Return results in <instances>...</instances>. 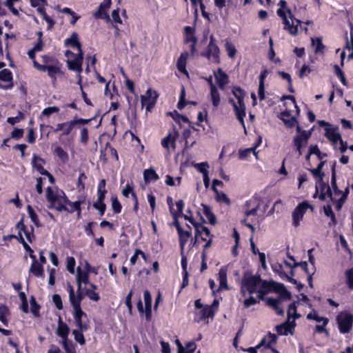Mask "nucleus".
<instances>
[{
  "label": "nucleus",
  "mask_w": 353,
  "mask_h": 353,
  "mask_svg": "<svg viewBox=\"0 0 353 353\" xmlns=\"http://www.w3.org/2000/svg\"><path fill=\"white\" fill-rule=\"evenodd\" d=\"M278 5L280 8L277 10L276 14L277 15L282 19L283 23L284 24V30H287L290 34L293 36H296L298 34L299 29L294 26L293 24H290V22L287 17V13L288 14L289 18L291 21H293V14L292 10L288 8V3L285 0H280Z\"/></svg>",
  "instance_id": "obj_1"
},
{
  "label": "nucleus",
  "mask_w": 353,
  "mask_h": 353,
  "mask_svg": "<svg viewBox=\"0 0 353 353\" xmlns=\"http://www.w3.org/2000/svg\"><path fill=\"white\" fill-rule=\"evenodd\" d=\"M260 275H252L250 274H245L241 280V292L245 294V290L248 291L250 294H253L257 292L258 288L261 285L263 288V281Z\"/></svg>",
  "instance_id": "obj_2"
},
{
  "label": "nucleus",
  "mask_w": 353,
  "mask_h": 353,
  "mask_svg": "<svg viewBox=\"0 0 353 353\" xmlns=\"http://www.w3.org/2000/svg\"><path fill=\"white\" fill-rule=\"evenodd\" d=\"M338 328L341 334L349 333L353 326V314L347 311L339 312L336 317Z\"/></svg>",
  "instance_id": "obj_3"
},
{
  "label": "nucleus",
  "mask_w": 353,
  "mask_h": 353,
  "mask_svg": "<svg viewBox=\"0 0 353 353\" xmlns=\"http://www.w3.org/2000/svg\"><path fill=\"white\" fill-rule=\"evenodd\" d=\"M85 196H79V200L74 202L70 201L68 196L64 198V203H59L56 207L55 210L59 212H67L68 213H73L76 211H81V205L85 202Z\"/></svg>",
  "instance_id": "obj_4"
},
{
  "label": "nucleus",
  "mask_w": 353,
  "mask_h": 353,
  "mask_svg": "<svg viewBox=\"0 0 353 353\" xmlns=\"http://www.w3.org/2000/svg\"><path fill=\"white\" fill-rule=\"evenodd\" d=\"M201 56L207 58L208 60L212 61L216 64L220 63V49L216 44L213 35L210 37V41L206 50L201 53Z\"/></svg>",
  "instance_id": "obj_5"
},
{
  "label": "nucleus",
  "mask_w": 353,
  "mask_h": 353,
  "mask_svg": "<svg viewBox=\"0 0 353 353\" xmlns=\"http://www.w3.org/2000/svg\"><path fill=\"white\" fill-rule=\"evenodd\" d=\"M179 132L175 126H173L171 130H169L167 135L161 139V144L166 150L168 155H170L176 150V140L179 137Z\"/></svg>",
  "instance_id": "obj_6"
},
{
  "label": "nucleus",
  "mask_w": 353,
  "mask_h": 353,
  "mask_svg": "<svg viewBox=\"0 0 353 353\" xmlns=\"http://www.w3.org/2000/svg\"><path fill=\"white\" fill-rule=\"evenodd\" d=\"M263 288H270V290L279 294L280 298L283 300L291 299V293L286 289L285 286L283 283L274 282V281H263Z\"/></svg>",
  "instance_id": "obj_7"
},
{
  "label": "nucleus",
  "mask_w": 353,
  "mask_h": 353,
  "mask_svg": "<svg viewBox=\"0 0 353 353\" xmlns=\"http://www.w3.org/2000/svg\"><path fill=\"white\" fill-rule=\"evenodd\" d=\"M183 218H184V219L188 221L194 226V230H195L194 238V239L191 240V242L189 245L190 248H193L196 244V243L199 241V235L201 234V232L199 230H201L203 232H204L205 236L210 235V229L208 228H207L206 226L202 225L201 223H199L197 221H196L192 216H188V215H184Z\"/></svg>",
  "instance_id": "obj_8"
},
{
  "label": "nucleus",
  "mask_w": 353,
  "mask_h": 353,
  "mask_svg": "<svg viewBox=\"0 0 353 353\" xmlns=\"http://www.w3.org/2000/svg\"><path fill=\"white\" fill-rule=\"evenodd\" d=\"M34 66L39 71L48 72V75L53 82L57 81V76H63L64 74V72L61 70V63L55 65H41L37 61H34Z\"/></svg>",
  "instance_id": "obj_9"
},
{
  "label": "nucleus",
  "mask_w": 353,
  "mask_h": 353,
  "mask_svg": "<svg viewBox=\"0 0 353 353\" xmlns=\"http://www.w3.org/2000/svg\"><path fill=\"white\" fill-rule=\"evenodd\" d=\"M313 210V206L307 201H303L297 205L292 212V225L297 228L303 219L307 209Z\"/></svg>",
  "instance_id": "obj_10"
},
{
  "label": "nucleus",
  "mask_w": 353,
  "mask_h": 353,
  "mask_svg": "<svg viewBox=\"0 0 353 353\" xmlns=\"http://www.w3.org/2000/svg\"><path fill=\"white\" fill-rule=\"evenodd\" d=\"M159 94L155 90L148 89L145 95L141 96V105L145 107L147 112H151L155 106Z\"/></svg>",
  "instance_id": "obj_11"
},
{
  "label": "nucleus",
  "mask_w": 353,
  "mask_h": 353,
  "mask_svg": "<svg viewBox=\"0 0 353 353\" xmlns=\"http://www.w3.org/2000/svg\"><path fill=\"white\" fill-rule=\"evenodd\" d=\"M296 131L299 132L300 134L294 137L293 143L296 150L299 151V154H301L303 145L307 143V140L311 137L312 133L310 131L302 130L299 125H297Z\"/></svg>",
  "instance_id": "obj_12"
},
{
  "label": "nucleus",
  "mask_w": 353,
  "mask_h": 353,
  "mask_svg": "<svg viewBox=\"0 0 353 353\" xmlns=\"http://www.w3.org/2000/svg\"><path fill=\"white\" fill-rule=\"evenodd\" d=\"M296 327V322L294 320L290 321L288 319L284 323L277 325L275 327V330L279 335L287 336L288 334L293 335L294 334V328Z\"/></svg>",
  "instance_id": "obj_13"
},
{
  "label": "nucleus",
  "mask_w": 353,
  "mask_h": 353,
  "mask_svg": "<svg viewBox=\"0 0 353 353\" xmlns=\"http://www.w3.org/2000/svg\"><path fill=\"white\" fill-rule=\"evenodd\" d=\"M77 126V124L74 120L68 121L63 123H58L56 125V128L53 130L54 132H57L59 131H61V134L60 135L61 139L64 136H69L72 134L73 129Z\"/></svg>",
  "instance_id": "obj_14"
},
{
  "label": "nucleus",
  "mask_w": 353,
  "mask_h": 353,
  "mask_svg": "<svg viewBox=\"0 0 353 353\" xmlns=\"http://www.w3.org/2000/svg\"><path fill=\"white\" fill-rule=\"evenodd\" d=\"M261 201L257 197H252L245 202V206L247 208L245 214L246 216H255L261 207Z\"/></svg>",
  "instance_id": "obj_15"
},
{
  "label": "nucleus",
  "mask_w": 353,
  "mask_h": 353,
  "mask_svg": "<svg viewBox=\"0 0 353 353\" xmlns=\"http://www.w3.org/2000/svg\"><path fill=\"white\" fill-rule=\"evenodd\" d=\"M73 316L74 323L78 329L88 330V325L83 322V317L86 318L87 314L81 308L73 307Z\"/></svg>",
  "instance_id": "obj_16"
},
{
  "label": "nucleus",
  "mask_w": 353,
  "mask_h": 353,
  "mask_svg": "<svg viewBox=\"0 0 353 353\" xmlns=\"http://www.w3.org/2000/svg\"><path fill=\"white\" fill-rule=\"evenodd\" d=\"M83 59V52H80L77 53V56L72 60H68L67 65L68 69L72 71H76L78 73H81L83 71L82 63Z\"/></svg>",
  "instance_id": "obj_17"
},
{
  "label": "nucleus",
  "mask_w": 353,
  "mask_h": 353,
  "mask_svg": "<svg viewBox=\"0 0 353 353\" xmlns=\"http://www.w3.org/2000/svg\"><path fill=\"white\" fill-rule=\"evenodd\" d=\"M13 75L9 69H3L0 71V81L8 83L7 85L0 83V88L4 90L11 89L13 87Z\"/></svg>",
  "instance_id": "obj_18"
},
{
  "label": "nucleus",
  "mask_w": 353,
  "mask_h": 353,
  "mask_svg": "<svg viewBox=\"0 0 353 353\" xmlns=\"http://www.w3.org/2000/svg\"><path fill=\"white\" fill-rule=\"evenodd\" d=\"M189 57V53L188 51H184L181 53L178 60L176 61V68L183 74L185 75L187 77H189L188 71L186 69L187 60Z\"/></svg>",
  "instance_id": "obj_19"
},
{
  "label": "nucleus",
  "mask_w": 353,
  "mask_h": 353,
  "mask_svg": "<svg viewBox=\"0 0 353 353\" xmlns=\"http://www.w3.org/2000/svg\"><path fill=\"white\" fill-rule=\"evenodd\" d=\"M188 228V230H184L183 229L180 230L178 228V234H179V246L181 249V253L183 254V250L185 249V245L187 243L189 238L192 236L191 228L190 225H187Z\"/></svg>",
  "instance_id": "obj_20"
},
{
  "label": "nucleus",
  "mask_w": 353,
  "mask_h": 353,
  "mask_svg": "<svg viewBox=\"0 0 353 353\" xmlns=\"http://www.w3.org/2000/svg\"><path fill=\"white\" fill-rule=\"evenodd\" d=\"M32 260V264L29 270L30 273L32 274L35 277L44 279L45 273L43 266L42 264L39 263L37 258Z\"/></svg>",
  "instance_id": "obj_21"
},
{
  "label": "nucleus",
  "mask_w": 353,
  "mask_h": 353,
  "mask_svg": "<svg viewBox=\"0 0 353 353\" xmlns=\"http://www.w3.org/2000/svg\"><path fill=\"white\" fill-rule=\"evenodd\" d=\"M56 333L62 339V341L69 339L68 335L70 333V328L68 325L63 321L62 318L60 316L58 320V327Z\"/></svg>",
  "instance_id": "obj_22"
},
{
  "label": "nucleus",
  "mask_w": 353,
  "mask_h": 353,
  "mask_svg": "<svg viewBox=\"0 0 353 353\" xmlns=\"http://www.w3.org/2000/svg\"><path fill=\"white\" fill-rule=\"evenodd\" d=\"M64 44L65 46H70L74 49L76 48L78 50V53L83 52L81 43L79 40V35L75 32H72L70 38H67L64 41Z\"/></svg>",
  "instance_id": "obj_23"
},
{
  "label": "nucleus",
  "mask_w": 353,
  "mask_h": 353,
  "mask_svg": "<svg viewBox=\"0 0 353 353\" xmlns=\"http://www.w3.org/2000/svg\"><path fill=\"white\" fill-rule=\"evenodd\" d=\"M214 77L219 88L223 90L229 81L228 75L223 72L221 68H218L217 72H214Z\"/></svg>",
  "instance_id": "obj_24"
},
{
  "label": "nucleus",
  "mask_w": 353,
  "mask_h": 353,
  "mask_svg": "<svg viewBox=\"0 0 353 353\" xmlns=\"http://www.w3.org/2000/svg\"><path fill=\"white\" fill-rule=\"evenodd\" d=\"M214 316L213 311L208 307V305H205L199 312H196V316L194 317V321L199 323L209 317L213 318Z\"/></svg>",
  "instance_id": "obj_25"
},
{
  "label": "nucleus",
  "mask_w": 353,
  "mask_h": 353,
  "mask_svg": "<svg viewBox=\"0 0 353 353\" xmlns=\"http://www.w3.org/2000/svg\"><path fill=\"white\" fill-rule=\"evenodd\" d=\"M228 267L226 265L222 266L219 271L218 281L219 282V290H229L227 281Z\"/></svg>",
  "instance_id": "obj_26"
},
{
  "label": "nucleus",
  "mask_w": 353,
  "mask_h": 353,
  "mask_svg": "<svg viewBox=\"0 0 353 353\" xmlns=\"http://www.w3.org/2000/svg\"><path fill=\"white\" fill-rule=\"evenodd\" d=\"M338 128V127L332 128V126L325 128V136L334 144L337 143L342 139L341 134L336 132Z\"/></svg>",
  "instance_id": "obj_27"
},
{
  "label": "nucleus",
  "mask_w": 353,
  "mask_h": 353,
  "mask_svg": "<svg viewBox=\"0 0 353 353\" xmlns=\"http://www.w3.org/2000/svg\"><path fill=\"white\" fill-rule=\"evenodd\" d=\"M281 119L288 128H293L298 123L294 116H291L290 110H285L281 113Z\"/></svg>",
  "instance_id": "obj_28"
},
{
  "label": "nucleus",
  "mask_w": 353,
  "mask_h": 353,
  "mask_svg": "<svg viewBox=\"0 0 353 353\" xmlns=\"http://www.w3.org/2000/svg\"><path fill=\"white\" fill-rule=\"evenodd\" d=\"M76 281L77 287H82V283H90L89 273L87 271L81 270V267H78L77 270Z\"/></svg>",
  "instance_id": "obj_29"
},
{
  "label": "nucleus",
  "mask_w": 353,
  "mask_h": 353,
  "mask_svg": "<svg viewBox=\"0 0 353 353\" xmlns=\"http://www.w3.org/2000/svg\"><path fill=\"white\" fill-rule=\"evenodd\" d=\"M45 163L46 161L43 159L37 156L36 154L33 155L32 160V167L41 175H45L48 173V170H46L42 165V163Z\"/></svg>",
  "instance_id": "obj_30"
},
{
  "label": "nucleus",
  "mask_w": 353,
  "mask_h": 353,
  "mask_svg": "<svg viewBox=\"0 0 353 353\" xmlns=\"http://www.w3.org/2000/svg\"><path fill=\"white\" fill-rule=\"evenodd\" d=\"M85 293L83 292L82 287H77V294H74L73 299H71L70 302L72 306V307H79L81 308V302L84 299Z\"/></svg>",
  "instance_id": "obj_31"
},
{
  "label": "nucleus",
  "mask_w": 353,
  "mask_h": 353,
  "mask_svg": "<svg viewBox=\"0 0 353 353\" xmlns=\"http://www.w3.org/2000/svg\"><path fill=\"white\" fill-rule=\"evenodd\" d=\"M46 199L50 203V208H54L57 205V202L59 201V196L54 193L52 188L49 186L46 188Z\"/></svg>",
  "instance_id": "obj_32"
},
{
  "label": "nucleus",
  "mask_w": 353,
  "mask_h": 353,
  "mask_svg": "<svg viewBox=\"0 0 353 353\" xmlns=\"http://www.w3.org/2000/svg\"><path fill=\"white\" fill-rule=\"evenodd\" d=\"M232 93L237 99V103L239 105H245L244 98L245 97V92L239 86H234L232 90Z\"/></svg>",
  "instance_id": "obj_33"
},
{
  "label": "nucleus",
  "mask_w": 353,
  "mask_h": 353,
  "mask_svg": "<svg viewBox=\"0 0 353 353\" xmlns=\"http://www.w3.org/2000/svg\"><path fill=\"white\" fill-rule=\"evenodd\" d=\"M267 304L270 306L278 315L283 316L284 314V310L280 306L279 299L268 298L267 299Z\"/></svg>",
  "instance_id": "obj_34"
},
{
  "label": "nucleus",
  "mask_w": 353,
  "mask_h": 353,
  "mask_svg": "<svg viewBox=\"0 0 353 353\" xmlns=\"http://www.w3.org/2000/svg\"><path fill=\"white\" fill-rule=\"evenodd\" d=\"M194 28L190 26H185L184 28V33H185V43H197V38L194 35Z\"/></svg>",
  "instance_id": "obj_35"
},
{
  "label": "nucleus",
  "mask_w": 353,
  "mask_h": 353,
  "mask_svg": "<svg viewBox=\"0 0 353 353\" xmlns=\"http://www.w3.org/2000/svg\"><path fill=\"white\" fill-rule=\"evenodd\" d=\"M143 179L146 183H150L151 181H157L159 179L158 174L156 171L150 168L149 169H145L143 171Z\"/></svg>",
  "instance_id": "obj_36"
},
{
  "label": "nucleus",
  "mask_w": 353,
  "mask_h": 353,
  "mask_svg": "<svg viewBox=\"0 0 353 353\" xmlns=\"http://www.w3.org/2000/svg\"><path fill=\"white\" fill-rule=\"evenodd\" d=\"M257 147H259V144H254V145L252 148L240 150L239 152V159H246L250 155L251 153H253V154L257 158L258 153L256 152V148Z\"/></svg>",
  "instance_id": "obj_37"
},
{
  "label": "nucleus",
  "mask_w": 353,
  "mask_h": 353,
  "mask_svg": "<svg viewBox=\"0 0 353 353\" xmlns=\"http://www.w3.org/2000/svg\"><path fill=\"white\" fill-rule=\"evenodd\" d=\"M210 98L214 107L216 108L220 105V94L217 88L214 85H212V86H210Z\"/></svg>",
  "instance_id": "obj_38"
},
{
  "label": "nucleus",
  "mask_w": 353,
  "mask_h": 353,
  "mask_svg": "<svg viewBox=\"0 0 353 353\" xmlns=\"http://www.w3.org/2000/svg\"><path fill=\"white\" fill-rule=\"evenodd\" d=\"M203 208V214L208 220L209 223L214 225L216 223V218L214 214L212 212L211 208L208 205L202 204Z\"/></svg>",
  "instance_id": "obj_39"
},
{
  "label": "nucleus",
  "mask_w": 353,
  "mask_h": 353,
  "mask_svg": "<svg viewBox=\"0 0 353 353\" xmlns=\"http://www.w3.org/2000/svg\"><path fill=\"white\" fill-rule=\"evenodd\" d=\"M325 215L330 218V222L329 223L330 227H334L337 224L336 218L335 214L332 211V207L330 205H325L324 208Z\"/></svg>",
  "instance_id": "obj_40"
},
{
  "label": "nucleus",
  "mask_w": 353,
  "mask_h": 353,
  "mask_svg": "<svg viewBox=\"0 0 353 353\" xmlns=\"http://www.w3.org/2000/svg\"><path fill=\"white\" fill-rule=\"evenodd\" d=\"M53 152L63 163L68 161L69 155L61 146H56Z\"/></svg>",
  "instance_id": "obj_41"
},
{
  "label": "nucleus",
  "mask_w": 353,
  "mask_h": 353,
  "mask_svg": "<svg viewBox=\"0 0 353 353\" xmlns=\"http://www.w3.org/2000/svg\"><path fill=\"white\" fill-rule=\"evenodd\" d=\"M110 200L113 212L117 214L121 213L122 211V205L117 196L115 194L112 195Z\"/></svg>",
  "instance_id": "obj_42"
},
{
  "label": "nucleus",
  "mask_w": 353,
  "mask_h": 353,
  "mask_svg": "<svg viewBox=\"0 0 353 353\" xmlns=\"http://www.w3.org/2000/svg\"><path fill=\"white\" fill-rule=\"evenodd\" d=\"M87 330H88L83 329H77L72 330V334L74 335V340L81 345L85 343V339L83 333Z\"/></svg>",
  "instance_id": "obj_43"
},
{
  "label": "nucleus",
  "mask_w": 353,
  "mask_h": 353,
  "mask_svg": "<svg viewBox=\"0 0 353 353\" xmlns=\"http://www.w3.org/2000/svg\"><path fill=\"white\" fill-rule=\"evenodd\" d=\"M61 344L65 353H77L76 345L72 340L62 341Z\"/></svg>",
  "instance_id": "obj_44"
},
{
  "label": "nucleus",
  "mask_w": 353,
  "mask_h": 353,
  "mask_svg": "<svg viewBox=\"0 0 353 353\" xmlns=\"http://www.w3.org/2000/svg\"><path fill=\"white\" fill-rule=\"evenodd\" d=\"M312 44L315 45L314 52L316 54L321 53L323 54V51L325 48V46L322 42V39L321 37H316L315 39H312Z\"/></svg>",
  "instance_id": "obj_45"
},
{
  "label": "nucleus",
  "mask_w": 353,
  "mask_h": 353,
  "mask_svg": "<svg viewBox=\"0 0 353 353\" xmlns=\"http://www.w3.org/2000/svg\"><path fill=\"white\" fill-rule=\"evenodd\" d=\"M296 302L294 301L293 303H291L288 308V319H290V317L293 318V320H296L299 319L301 315L296 312Z\"/></svg>",
  "instance_id": "obj_46"
},
{
  "label": "nucleus",
  "mask_w": 353,
  "mask_h": 353,
  "mask_svg": "<svg viewBox=\"0 0 353 353\" xmlns=\"http://www.w3.org/2000/svg\"><path fill=\"white\" fill-rule=\"evenodd\" d=\"M42 61L43 64H41V65H55L57 64L61 63V62L56 57L48 54L42 56Z\"/></svg>",
  "instance_id": "obj_47"
},
{
  "label": "nucleus",
  "mask_w": 353,
  "mask_h": 353,
  "mask_svg": "<svg viewBox=\"0 0 353 353\" xmlns=\"http://www.w3.org/2000/svg\"><path fill=\"white\" fill-rule=\"evenodd\" d=\"M324 163L325 161H321L316 168L310 170L314 176L319 177V181H322L325 176L324 173L322 172Z\"/></svg>",
  "instance_id": "obj_48"
},
{
  "label": "nucleus",
  "mask_w": 353,
  "mask_h": 353,
  "mask_svg": "<svg viewBox=\"0 0 353 353\" xmlns=\"http://www.w3.org/2000/svg\"><path fill=\"white\" fill-rule=\"evenodd\" d=\"M170 114L172 116V119L179 124H181V122L185 123H188L190 122L189 119L186 116L179 114L176 110L173 112H170Z\"/></svg>",
  "instance_id": "obj_49"
},
{
  "label": "nucleus",
  "mask_w": 353,
  "mask_h": 353,
  "mask_svg": "<svg viewBox=\"0 0 353 353\" xmlns=\"http://www.w3.org/2000/svg\"><path fill=\"white\" fill-rule=\"evenodd\" d=\"M27 210H28V215H29L30 218L31 219L32 221L34 223V224L37 227L41 226L39 217L30 205H28Z\"/></svg>",
  "instance_id": "obj_50"
},
{
  "label": "nucleus",
  "mask_w": 353,
  "mask_h": 353,
  "mask_svg": "<svg viewBox=\"0 0 353 353\" xmlns=\"http://www.w3.org/2000/svg\"><path fill=\"white\" fill-rule=\"evenodd\" d=\"M345 283L350 290H353V268L345 272Z\"/></svg>",
  "instance_id": "obj_51"
},
{
  "label": "nucleus",
  "mask_w": 353,
  "mask_h": 353,
  "mask_svg": "<svg viewBox=\"0 0 353 353\" xmlns=\"http://www.w3.org/2000/svg\"><path fill=\"white\" fill-rule=\"evenodd\" d=\"M318 188L320 189L321 192H327V196L330 197L331 200H332V192L330 187L327 183H325L323 180H318Z\"/></svg>",
  "instance_id": "obj_52"
},
{
  "label": "nucleus",
  "mask_w": 353,
  "mask_h": 353,
  "mask_svg": "<svg viewBox=\"0 0 353 353\" xmlns=\"http://www.w3.org/2000/svg\"><path fill=\"white\" fill-rule=\"evenodd\" d=\"M93 208L98 210L101 216H103L106 210V204L103 201H96L93 203Z\"/></svg>",
  "instance_id": "obj_53"
},
{
  "label": "nucleus",
  "mask_w": 353,
  "mask_h": 353,
  "mask_svg": "<svg viewBox=\"0 0 353 353\" xmlns=\"http://www.w3.org/2000/svg\"><path fill=\"white\" fill-rule=\"evenodd\" d=\"M334 73L339 78L342 84L345 86L347 85V81L345 77V74L343 70L340 68L338 65H334Z\"/></svg>",
  "instance_id": "obj_54"
},
{
  "label": "nucleus",
  "mask_w": 353,
  "mask_h": 353,
  "mask_svg": "<svg viewBox=\"0 0 353 353\" xmlns=\"http://www.w3.org/2000/svg\"><path fill=\"white\" fill-rule=\"evenodd\" d=\"M31 312L35 316H39L40 305L37 303L35 298L32 296L30 299Z\"/></svg>",
  "instance_id": "obj_55"
},
{
  "label": "nucleus",
  "mask_w": 353,
  "mask_h": 353,
  "mask_svg": "<svg viewBox=\"0 0 353 353\" xmlns=\"http://www.w3.org/2000/svg\"><path fill=\"white\" fill-rule=\"evenodd\" d=\"M89 140L88 129L83 127L80 131V142L83 145H86Z\"/></svg>",
  "instance_id": "obj_56"
},
{
  "label": "nucleus",
  "mask_w": 353,
  "mask_h": 353,
  "mask_svg": "<svg viewBox=\"0 0 353 353\" xmlns=\"http://www.w3.org/2000/svg\"><path fill=\"white\" fill-rule=\"evenodd\" d=\"M176 208H177L176 210H174L173 209L172 212H170V213L172 214H176V215H180V216H182V217H183V216L185 215L184 214H183V210L184 205H185L184 201L182 199H180L176 202Z\"/></svg>",
  "instance_id": "obj_57"
},
{
  "label": "nucleus",
  "mask_w": 353,
  "mask_h": 353,
  "mask_svg": "<svg viewBox=\"0 0 353 353\" xmlns=\"http://www.w3.org/2000/svg\"><path fill=\"white\" fill-rule=\"evenodd\" d=\"M214 193L216 194V200L218 202H223L226 204L230 203V199L228 197L227 194H225L224 192H219V190H217V192H214Z\"/></svg>",
  "instance_id": "obj_58"
},
{
  "label": "nucleus",
  "mask_w": 353,
  "mask_h": 353,
  "mask_svg": "<svg viewBox=\"0 0 353 353\" xmlns=\"http://www.w3.org/2000/svg\"><path fill=\"white\" fill-rule=\"evenodd\" d=\"M8 314V309L6 306L0 307V321L6 326L8 325V320L6 317Z\"/></svg>",
  "instance_id": "obj_59"
},
{
  "label": "nucleus",
  "mask_w": 353,
  "mask_h": 353,
  "mask_svg": "<svg viewBox=\"0 0 353 353\" xmlns=\"http://www.w3.org/2000/svg\"><path fill=\"white\" fill-rule=\"evenodd\" d=\"M85 294L92 301L97 302L100 300L99 293L93 290L85 289Z\"/></svg>",
  "instance_id": "obj_60"
},
{
  "label": "nucleus",
  "mask_w": 353,
  "mask_h": 353,
  "mask_svg": "<svg viewBox=\"0 0 353 353\" xmlns=\"http://www.w3.org/2000/svg\"><path fill=\"white\" fill-rule=\"evenodd\" d=\"M87 179V176L85 174L82 172L79 174L77 181V187L79 189V191L84 190L85 189V183L84 181Z\"/></svg>",
  "instance_id": "obj_61"
},
{
  "label": "nucleus",
  "mask_w": 353,
  "mask_h": 353,
  "mask_svg": "<svg viewBox=\"0 0 353 353\" xmlns=\"http://www.w3.org/2000/svg\"><path fill=\"white\" fill-rule=\"evenodd\" d=\"M245 104L243 105H234V111L236 117H245Z\"/></svg>",
  "instance_id": "obj_62"
},
{
  "label": "nucleus",
  "mask_w": 353,
  "mask_h": 353,
  "mask_svg": "<svg viewBox=\"0 0 353 353\" xmlns=\"http://www.w3.org/2000/svg\"><path fill=\"white\" fill-rule=\"evenodd\" d=\"M59 112V108L57 106H50L46 108L43 110L41 114L46 117H50L53 113H58Z\"/></svg>",
  "instance_id": "obj_63"
},
{
  "label": "nucleus",
  "mask_w": 353,
  "mask_h": 353,
  "mask_svg": "<svg viewBox=\"0 0 353 353\" xmlns=\"http://www.w3.org/2000/svg\"><path fill=\"white\" fill-rule=\"evenodd\" d=\"M94 16L96 19H106L107 21H110V16L105 12V10H101L100 6H99L98 10L94 14Z\"/></svg>",
  "instance_id": "obj_64"
}]
</instances>
